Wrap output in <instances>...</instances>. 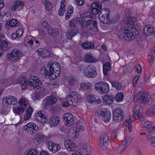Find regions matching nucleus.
<instances>
[{
    "instance_id": "nucleus-1",
    "label": "nucleus",
    "mask_w": 155,
    "mask_h": 155,
    "mask_svg": "<svg viewBox=\"0 0 155 155\" xmlns=\"http://www.w3.org/2000/svg\"><path fill=\"white\" fill-rule=\"evenodd\" d=\"M125 16L124 19V22L125 23V26L128 28L129 31H127L125 41H131L134 40L136 38V35L134 33V18L131 17L132 13L130 10L126 9L125 11Z\"/></svg>"
},
{
    "instance_id": "nucleus-2",
    "label": "nucleus",
    "mask_w": 155,
    "mask_h": 155,
    "mask_svg": "<svg viewBox=\"0 0 155 155\" xmlns=\"http://www.w3.org/2000/svg\"><path fill=\"white\" fill-rule=\"evenodd\" d=\"M134 101L139 103H143L150 105L153 103L152 99L149 94L146 92L140 91L134 97Z\"/></svg>"
},
{
    "instance_id": "nucleus-3",
    "label": "nucleus",
    "mask_w": 155,
    "mask_h": 155,
    "mask_svg": "<svg viewBox=\"0 0 155 155\" xmlns=\"http://www.w3.org/2000/svg\"><path fill=\"white\" fill-rule=\"evenodd\" d=\"M84 75L88 78H93L97 75V72L94 65L89 64L86 66L84 69Z\"/></svg>"
},
{
    "instance_id": "nucleus-4",
    "label": "nucleus",
    "mask_w": 155,
    "mask_h": 155,
    "mask_svg": "<svg viewBox=\"0 0 155 155\" xmlns=\"http://www.w3.org/2000/svg\"><path fill=\"white\" fill-rule=\"evenodd\" d=\"M92 15L90 12H86L81 15L80 21L82 27L85 28L91 24L92 21L91 19Z\"/></svg>"
},
{
    "instance_id": "nucleus-5",
    "label": "nucleus",
    "mask_w": 155,
    "mask_h": 155,
    "mask_svg": "<svg viewBox=\"0 0 155 155\" xmlns=\"http://www.w3.org/2000/svg\"><path fill=\"white\" fill-rule=\"evenodd\" d=\"M94 89L100 93L105 94L109 91L110 88L107 82L101 81L95 84Z\"/></svg>"
},
{
    "instance_id": "nucleus-6",
    "label": "nucleus",
    "mask_w": 155,
    "mask_h": 155,
    "mask_svg": "<svg viewBox=\"0 0 155 155\" xmlns=\"http://www.w3.org/2000/svg\"><path fill=\"white\" fill-rule=\"evenodd\" d=\"M22 55V54L21 50L18 49H15L11 53L7 54V57L10 62H12L15 60H19Z\"/></svg>"
},
{
    "instance_id": "nucleus-7",
    "label": "nucleus",
    "mask_w": 155,
    "mask_h": 155,
    "mask_svg": "<svg viewBox=\"0 0 155 155\" xmlns=\"http://www.w3.org/2000/svg\"><path fill=\"white\" fill-rule=\"evenodd\" d=\"M24 130L31 135H34L38 131V127L33 123H29L25 125Z\"/></svg>"
},
{
    "instance_id": "nucleus-8",
    "label": "nucleus",
    "mask_w": 155,
    "mask_h": 155,
    "mask_svg": "<svg viewBox=\"0 0 155 155\" xmlns=\"http://www.w3.org/2000/svg\"><path fill=\"white\" fill-rule=\"evenodd\" d=\"M57 98L55 96L51 95L45 97L43 101V108H47L48 106L55 104L57 101Z\"/></svg>"
},
{
    "instance_id": "nucleus-9",
    "label": "nucleus",
    "mask_w": 155,
    "mask_h": 155,
    "mask_svg": "<svg viewBox=\"0 0 155 155\" xmlns=\"http://www.w3.org/2000/svg\"><path fill=\"white\" fill-rule=\"evenodd\" d=\"M28 85L31 86H32L33 88H38L41 86V83L38 77L35 76H32L30 77L28 80Z\"/></svg>"
},
{
    "instance_id": "nucleus-10",
    "label": "nucleus",
    "mask_w": 155,
    "mask_h": 155,
    "mask_svg": "<svg viewBox=\"0 0 155 155\" xmlns=\"http://www.w3.org/2000/svg\"><path fill=\"white\" fill-rule=\"evenodd\" d=\"M108 140V136L107 133H103L100 137V144L101 149L106 150L107 149Z\"/></svg>"
},
{
    "instance_id": "nucleus-11",
    "label": "nucleus",
    "mask_w": 155,
    "mask_h": 155,
    "mask_svg": "<svg viewBox=\"0 0 155 155\" xmlns=\"http://www.w3.org/2000/svg\"><path fill=\"white\" fill-rule=\"evenodd\" d=\"M110 12L108 10L104 11L101 10L99 13V17L100 21L102 23L107 24L110 22Z\"/></svg>"
},
{
    "instance_id": "nucleus-12",
    "label": "nucleus",
    "mask_w": 155,
    "mask_h": 155,
    "mask_svg": "<svg viewBox=\"0 0 155 155\" xmlns=\"http://www.w3.org/2000/svg\"><path fill=\"white\" fill-rule=\"evenodd\" d=\"M113 120L116 122H119L122 120L124 116V112L119 108L115 109L113 112Z\"/></svg>"
},
{
    "instance_id": "nucleus-13",
    "label": "nucleus",
    "mask_w": 155,
    "mask_h": 155,
    "mask_svg": "<svg viewBox=\"0 0 155 155\" xmlns=\"http://www.w3.org/2000/svg\"><path fill=\"white\" fill-rule=\"evenodd\" d=\"M50 72H51L52 70L53 71L55 69V72L52 74V79H55L58 76L60 73L61 71V68L60 65L57 63L52 64H51L49 68Z\"/></svg>"
},
{
    "instance_id": "nucleus-14",
    "label": "nucleus",
    "mask_w": 155,
    "mask_h": 155,
    "mask_svg": "<svg viewBox=\"0 0 155 155\" xmlns=\"http://www.w3.org/2000/svg\"><path fill=\"white\" fill-rule=\"evenodd\" d=\"M100 116L103 120L106 123H108L110 120L111 113L106 108H102L100 111Z\"/></svg>"
},
{
    "instance_id": "nucleus-15",
    "label": "nucleus",
    "mask_w": 155,
    "mask_h": 155,
    "mask_svg": "<svg viewBox=\"0 0 155 155\" xmlns=\"http://www.w3.org/2000/svg\"><path fill=\"white\" fill-rule=\"evenodd\" d=\"M133 119H131V118H130V120L131 121H134V119L138 118L142 115V110L141 106L139 105H136L133 108Z\"/></svg>"
},
{
    "instance_id": "nucleus-16",
    "label": "nucleus",
    "mask_w": 155,
    "mask_h": 155,
    "mask_svg": "<svg viewBox=\"0 0 155 155\" xmlns=\"http://www.w3.org/2000/svg\"><path fill=\"white\" fill-rule=\"evenodd\" d=\"M63 117L65 121V124L66 126L69 127L74 123V117L71 113L65 114L63 115Z\"/></svg>"
},
{
    "instance_id": "nucleus-17",
    "label": "nucleus",
    "mask_w": 155,
    "mask_h": 155,
    "mask_svg": "<svg viewBox=\"0 0 155 155\" xmlns=\"http://www.w3.org/2000/svg\"><path fill=\"white\" fill-rule=\"evenodd\" d=\"M36 119L39 122L44 123L48 120L47 113L45 111H41L38 112L36 114Z\"/></svg>"
},
{
    "instance_id": "nucleus-18",
    "label": "nucleus",
    "mask_w": 155,
    "mask_h": 155,
    "mask_svg": "<svg viewBox=\"0 0 155 155\" xmlns=\"http://www.w3.org/2000/svg\"><path fill=\"white\" fill-rule=\"evenodd\" d=\"M46 146L49 150L53 153L57 152L60 149V145L57 143H54L51 141L47 143Z\"/></svg>"
},
{
    "instance_id": "nucleus-19",
    "label": "nucleus",
    "mask_w": 155,
    "mask_h": 155,
    "mask_svg": "<svg viewBox=\"0 0 155 155\" xmlns=\"http://www.w3.org/2000/svg\"><path fill=\"white\" fill-rule=\"evenodd\" d=\"M124 23V25L121 27V30L118 32L117 35L120 39L125 40V38L129 29L127 27V26H126V27H125V23Z\"/></svg>"
},
{
    "instance_id": "nucleus-20",
    "label": "nucleus",
    "mask_w": 155,
    "mask_h": 155,
    "mask_svg": "<svg viewBox=\"0 0 155 155\" xmlns=\"http://www.w3.org/2000/svg\"><path fill=\"white\" fill-rule=\"evenodd\" d=\"M102 6L100 2H94L93 3L90 7V9L91 11V13L94 15L97 13H99V11L101 9Z\"/></svg>"
},
{
    "instance_id": "nucleus-21",
    "label": "nucleus",
    "mask_w": 155,
    "mask_h": 155,
    "mask_svg": "<svg viewBox=\"0 0 155 155\" xmlns=\"http://www.w3.org/2000/svg\"><path fill=\"white\" fill-rule=\"evenodd\" d=\"M24 3L23 1L19 0L15 1L14 2V5L12 7V9L13 11H19L23 8Z\"/></svg>"
},
{
    "instance_id": "nucleus-22",
    "label": "nucleus",
    "mask_w": 155,
    "mask_h": 155,
    "mask_svg": "<svg viewBox=\"0 0 155 155\" xmlns=\"http://www.w3.org/2000/svg\"><path fill=\"white\" fill-rule=\"evenodd\" d=\"M3 101L8 104L15 105L17 102V99L14 96L9 95L4 97Z\"/></svg>"
},
{
    "instance_id": "nucleus-23",
    "label": "nucleus",
    "mask_w": 155,
    "mask_h": 155,
    "mask_svg": "<svg viewBox=\"0 0 155 155\" xmlns=\"http://www.w3.org/2000/svg\"><path fill=\"white\" fill-rule=\"evenodd\" d=\"M64 145L66 148L69 151H72L75 150V144L72 140L69 139L65 140L64 142Z\"/></svg>"
},
{
    "instance_id": "nucleus-24",
    "label": "nucleus",
    "mask_w": 155,
    "mask_h": 155,
    "mask_svg": "<svg viewBox=\"0 0 155 155\" xmlns=\"http://www.w3.org/2000/svg\"><path fill=\"white\" fill-rule=\"evenodd\" d=\"M143 32L147 36H150L154 33L153 28L150 25H147L144 27L143 29Z\"/></svg>"
},
{
    "instance_id": "nucleus-25",
    "label": "nucleus",
    "mask_w": 155,
    "mask_h": 155,
    "mask_svg": "<svg viewBox=\"0 0 155 155\" xmlns=\"http://www.w3.org/2000/svg\"><path fill=\"white\" fill-rule=\"evenodd\" d=\"M114 99L112 95L106 94L102 98L103 102L106 104H110L113 102Z\"/></svg>"
},
{
    "instance_id": "nucleus-26",
    "label": "nucleus",
    "mask_w": 155,
    "mask_h": 155,
    "mask_svg": "<svg viewBox=\"0 0 155 155\" xmlns=\"http://www.w3.org/2000/svg\"><path fill=\"white\" fill-rule=\"evenodd\" d=\"M74 101L69 94L65 98V101L63 103V106L64 107H68L70 105H74Z\"/></svg>"
},
{
    "instance_id": "nucleus-27",
    "label": "nucleus",
    "mask_w": 155,
    "mask_h": 155,
    "mask_svg": "<svg viewBox=\"0 0 155 155\" xmlns=\"http://www.w3.org/2000/svg\"><path fill=\"white\" fill-rule=\"evenodd\" d=\"M84 61L88 63L96 62V59L90 53H87L85 55L84 58Z\"/></svg>"
},
{
    "instance_id": "nucleus-28",
    "label": "nucleus",
    "mask_w": 155,
    "mask_h": 155,
    "mask_svg": "<svg viewBox=\"0 0 155 155\" xmlns=\"http://www.w3.org/2000/svg\"><path fill=\"white\" fill-rule=\"evenodd\" d=\"M81 45L83 48L86 49H92L94 47V43L91 42H85L82 43Z\"/></svg>"
},
{
    "instance_id": "nucleus-29",
    "label": "nucleus",
    "mask_w": 155,
    "mask_h": 155,
    "mask_svg": "<svg viewBox=\"0 0 155 155\" xmlns=\"http://www.w3.org/2000/svg\"><path fill=\"white\" fill-rule=\"evenodd\" d=\"M110 62H107L104 63L103 66V71L104 74L107 76V72L109 71L110 68Z\"/></svg>"
},
{
    "instance_id": "nucleus-30",
    "label": "nucleus",
    "mask_w": 155,
    "mask_h": 155,
    "mask_svg": "<svg viewBox=\"0 0 155 155\" xmlns=\"http://www.w3.org/2000/svg\"><path fill=\"white\" fill-rule=\"evenodd\" d=\"M78 30L74 29L72 30H68L66 34L67 37L68 39H71L72 37L77 34Z\"/></svg>"
},
{
    "instance_id": "nucleus-31",
    "label": "nucleus",
    "mask_w": 155,
    "mask_h": 155,
    "mask_svg": "<svg viewBox=\"0 0 155 155\" xmlns=\"http://www.w3.org/2000/svg\"><path fill=\"white\" fill-rule=\"evenodd\" d=\"M69 94L74 103H76L79 102L78 100L80 99V97L79 96L76 92H71Z\"/></svg>"
},
{
    "instance_id": "nucleus-32",
    "label": "nucleus",
    "mask_w": 155,
    "mask_h": 155,
    "mask_svg": "<svg viewBox=\"0 0 155 155\" xmlns=\"http://www.w3.org/2000/svg\"><path fill=\"white\" fill-rule=\"evenodd\" d=\"M0 44L1 45V49L3 51H7L11 47L10 44L8 43V42L5 40L2 41L1 42Z\"/></svg>"
},
{
    "instance_id": "nucleus-33",
    "label": "nucleus",
    "mask_w": 155,
    "mask_h": 155,
    "mask_svg": "<svg viewBox=\"0 0 155 155\" xmlns=\"http://www.w3.org/2000/svg\"><path fill=\"white\" fill-rule=\"evenodd\" d=\"M81 88L82 90H85L87 89H90L91 87V83H82L80 84Z\"/></svg>"
},
{
    "instance_id": "nucleus-34",
    "label": "nucleus",
    "mask_w": 155,
    "mask_h": 155,
    "mask_svg": "<svg viewBox=\"0 0 155 155\" xmlns=\"http://www.w3.org/2000/svg\"><path fill=\"white\" fill-rule=\"evenodd\" d=\"M60 121L59 118L56 116H53L50 119V124L54 126H56Z\"/></svg>"
},
{
    "instance_id": "nucleus-35",
    "label": "nucleus",
    "mask_w": 155,
    "mask_h": 155,
    "mask_svg": "<svg viewBox=\"0 0 155 155\" xmlns=\"http://www.w3.org/2000/svg\"><path fill=\"white\" fill-rule=\"evenodd\" d=\"M25 155H38V152L34 148H31L27 150L25 152Z\"/></svg>"
},
{
    "instance_id": "nucleus-36",
    "label": "nucleus",
    "mask_w": 155,
    "mask_h": 155,
    "mask_svg": "<svg viewBox=\"0 0 155 155\" xmlns=\"http://www.w3.org/2000/svg\"><path fill=\"white\" fill-rule=\"evenodd\" d=\"M48 31L49 35L51 36L53 35L54 36L59 33V32L57 30L54 29L52 28H50Z\"/></svg>"
},
{
    "instance_id": "nucleus-37",
    "label": "nucleus",
    "mask_w": 155,
    "mask_h": 155,
    "mask_svg": "<svg viewBox=\"0 0 155 155\" xmlns=\"http://www.w3.org/2000/svg\"><path fill=\"white\" fill-rule=\"evenodd\" d=\"M20 24V22L17 19H13L10 21L9 26H19Z\"/></svg>"
},
{
    "instance_id": "nucleus-38",
    "label": "nucleus",
    "mask_w": 155,
    "mask_h": 155,
    "mask_svg": "<svg viewBox=\"0 0 155 155\" xmlns=\"http://www.w3.org/2000/svg\"><path fill=\"white\" fill-rule=\"evenodd\" d=\"M25 109V107H22L19 106L15 107L14 112L16 114H21L23 112Z\"/></svg>"
},
{
    "instance_id": "nucleus-39",
    "label": "nucleus",
    "mask_w": 155,
    "mask_h": 155,
    "mask_svg": "<svg viewBox=\"0 0 155 155\" xmlns=\"http://www.w3.org/2000/svg\"><path fill=\"white\" fill-rule=\"evenodd\" d=\"M18 103L20 106L22 107H25V108L28 104V101L24 98H22L20 99L18 101Z\"/></svg>"
},
{
    "instance_id": "nucleus-40",
    "label": "nucleus",
    "mask_w": 155,
    "mask_h": 155,
    "mask_svg": "<svg viewBox=\"0 0 155 155\" xmlns=\"http://www.w3.org/2000/svg\"><path fill=\"white\" fill-rule=\"evenodd\" d=\"M45 9L47 10L50 11L53 8L52 4L49 1H46L44 3Z\"/></svg>"
},
{
    "instance_id": "nucleus-41",
    "label": "nucleus",
    "mask_w": 155,
    "mask_h": 155,
    "mask_svg": "<svg viewBox=\"0 0 155 155\" xmlns=\"http://www.w3.org/2000/svg\"><path fill=\"white\" fill-rule=\"evenodd\" d=\"M28 80L22 79L19 81V84L22 87V89H26V86H28V84L27 82Z\"/></svg>"
},
{
    "instance_id": "nucleus-42",
    "label": "nucleus",
    "mask_w": 155,
    "mask_h": 155,
    "mask_svg": "<svg viewBox=\"0 0 155 155\" xmlns=\"http://www.w3.org/2000/svg\"><path fill=\"white\" fill-rule=\"evenodd\" d=\"M124 95L122 92H119L116 95L115 100L117 102L121 101L123 99Z\"/></svg>"
},
{
    "instance_id": "nucleus-43",
    "label": "nucleus",
    "mask_w": 155,
    "mask_h": 155,
    "mask_svg": "<svg viewBox=\"0 0 155 155\" xmlns=\"http://www.w3.org/2000/svg\"><path fill=\"white\" fill-rule=\"evenodd\" d=\"M110 82L112 86L115 87L117 89L119 90L121 88V84L118 81H111Z\"/></svg>"
},
{
    "instance_id": "nucleus-44",
    "label": "nucleus",
    "mask_w": 155,
    "mask_h": 155,
    "mask_svg": "<svg viewBox=\"0 0 155 155\" xmlns=\"http://www.w3.org/2000/svg\"><path fill=\"white\" fill-rule=\"evenodd\" d=\"M68 82L70 85H73L76 84L77 81L74 77H71L68 80Z\"/></svg>"
},
{
    "instance_id": "nucleus-45",
    "label": "nucleus",
    "mask_w": 155,
    "mask_h": 155,
    "mask_svg": "<svg viewBox=\"0 0 155 155\" xmlns=\"http://www.w3.org/2000/svg\"><path fill=\"white\" fill-rule=\"evenodd\" d=\"M131 142V139L130 137H127L124 139L122 143L127 147L130 143Z\"/></svg>"
},
{
    "instance_id": "nucleus-46",
    "label": "nucleus",
    "mask_w": 155,
    "mask_h": 155,
    "mask_svg": "<svg viewBox=\"0 0 155 155\" xmlns=\"http://www.w3.org/2000/svg\"><path fill=\"white\" fill-rule=\"evenodd\" d=\"M87 99L89 102L92 104L95 102L96 101V98L93 95H88L87 97Z\"/></svg>"
},
{
    "instance_id": "nucleus-47",
    "label": "nucleus",
    "mask_w": 155,
    "mask_h": 155,
    "mask_svg": "<svg viewBox=\"0 0 155 155\" xmlns=\"http://www.w3.org/2000/svg\"><path fill=\"white\" fill-rule=\"evenodd\" d=\"M149 111L150 115L153 116L155 114V104L150 107Z\"/></svg>"
},
{
    "instance_id": "nucleus-48",
    "label": "nucleus",
    "mask_w": 155,
    "mask_h": 155,
    "mask_svg": "<svg viewBox=\"0 0 155 155\" xmlns=\"http://www.w3.org/2000/svg\"><path fill=\"white\" fill-rule=\"evenodd\" d=\"M127 147L122 143L119 147L117 148V151L119 153L123 152L125 150Z\"/></svg>"
},
{
    "instance_id": "nucleus-49",
    "label": "nucleus",
    "mask_w": 155,
    "mask_h": 155,
    "mask_svg": "<svg viewBox=\"0 0 155 155\" xmlns=\"http://www.w3.org/2000/svg\"><path fill=\"white\" fill-rule=\"evenodd\" d=\"M41 73L42 74H44L45 76H50V73L45 68L41 69Z\"/></svg>"
},
{
    "instance_id": "nucleus-50",
    "label": "nucleus",
    "mask_w": 155,
    "mask_h": 155,
    "mask_svg": "<svg viewBox=\"0 0 155 155\" xmlns=\"http://www.w3.org/2000/svg\"><path fill=\"white\" fill-rule=\"evenodd\" d=\"M143 125L144 127H145L147 129H149L151 127V122L148 121H146L143 123Z\"/></svg>"
},
{
    "instance_id": "nucleus-51",
    "label": "nucleus",
    "mask_w": 155,
    "mask_h": 155,
    "mask_svg": "<svg viewBox=\"0 0 155 155\" xmlns=\"http://www.w3.org/2000/svg\"><path fill=\"white\" fill-rule=\"evenodd\" d=\"M40 97V93L37 92H36L33 94L32 98L33 100H36L39 99Z\"/></svg>"
},
{
    "instance_id": "nucleus-52",
    "label": "nucleus",
    "mask_w": 155,
    "mask_h": 155,
    "mask_svg": "<svg viewBox=\"0 0 155 155\" xmlns=\"http://www.w3.org/2000/svg\"><path fill=\"white\" fill-rule=\"evenodd\" d=\"M23 29L22 28H19L16 31V34L18 35V38L21 37L23 34Z\"/></svg>"
},
{
    "instance_id": "nucleus-53",
    "label": "nucleus",
    "mask_w": 155,
    "mask_h": 155,
    "mask_svg": "<svg viewBox=\"0 0 155 155\" xmlns=\"http://www.w3.org/2000/svg\"><path fill=\"white\" fill-rule=\"evenodd\" d=\"M77 20L75 19H73L71 20L69 23V25L71 27H74L76 25Z\"/></svg>"
},
{
    "instance_id": "nucleus-54",
    "label": "nucleus",
    "mask_w": 155,
    "mask_h": 155,
    "mask_svg": "<svg viewBox=\"0 0 155 155\" xmlns=\"http://www.w3.org/2000/svg\"><path fill=\"white\" fill-rule=\"evenodd\" d=\"M140 78L139 75H137L135 76L133 80V85L134 87L136 86L138 80Z\"/></svg>"
},
{
    "instance_id": "nucleus-55",
    "label": "nucleus",
    "mask_w": 155,
    "mask_h": 155,
    "mask_svg": "<svg viewBox=\"0 0 155 155\" xmlns=\"http://www.w3.org/2000/svg\"><path fill=\"white\" fill-rule=\"evenodd\" d=\"M36 139H39L40 140L43 138L44 137V135L41 133H38L37 134L35 137Z\"/></svg>"
},
{
    "instance_id": "nucleus-56",
    "label": "nucleus",
    "mask_w": 155,
    "mask_h": 155,
    "mask_svg": "<svg viewBox=\"0 0 155 155\" xmlns=\"http://www.w3.org/2000/svg\"><path fill=\"white\" fill-rule=\"evenodd\" d=\"M45 32L43 30H41V31H39L38 37L40 38H43L45 37Z\"/></svg>"
},
{
    "instance_id": "nucleus-57",
    "label": "nucleus",
    "mask_w": 155,
    "mask_h": 155,
    "mask_svg": "<svg viewBox=\"0 0 155 155\" xmlns=\"http://www.w3.org/2000/svg\"><path fill=\"white\" fill-rule=\"evenodd\" d=\"M119 20V15H117L116 17L113 18L112 20V21L114 24H117V23Z\"/></svg>"
},
{
    "instance_id": "nucleus-58",
    "label": "nucleus",
    "mask_w": 155,
    "mask_h": 155,
    "mask_svg": "<svg viewBox=\"0 0 155 155\" xmlns=\"http://www.w3.org/2000/svg\"><path fill=\"white\" fill-rule=\"evenodd\" d=\"M49 25L48 21L45 20H43L42 22V26L43 28H48Z\"/></svg>"
},
{
    "instance_id": "nucleus-59",
    "label": "nucleus",
    "mask_w": 155,
    "mask_h": 155,
    "mask_svg": "<svg viewBox=\"0 0 155 155\" xmlns=\"http://www.w3.org/2000/svg\"><path fill=\"white\" fill-rule=\"evenodd\" d=\"M148 58L150 63V64L152 63L153 61L154 57L151 55H149L148 56Z\"/></svg>"
},
{
    "instance_id": "nucleus-60",
    "label": "nucleus",
    "mask_w": 155,
    "mask_h": 155,
    "mask_svg": "<svg viewBox=\"0 0 155 155\" xmlns=\"http://www.w3.org/2000/svg\"><path fill=\"white\" fill-rule=\"evenodd\" d=\"M33 111V110L30 107H28V108L26 110V114H28V115L30 116H31V113Z\"/></svg>"
},
{
    "instance_id": "nucleus-61",
    "label": "nucleus",
    "mask_w": 155,
    "mask_h": 155,
    "mask_svg": "<svg viewBox=\"0 0 155 155\" xmlns=\"http://www.w3.org/2000/svg\"><path fill=\"white\" fill-rule=\"evenodd\" d=\"M136 70L138 74H140L141 72L142 68L139 65H137L136 66Z\"/></svg>"
},
{
    "instance_id": "nucleus-62",
    "label": "nucleus",
    "mask_w": 155,
    "mask_h": 155,
    "mask_svg": "<svg viewBox=\"0 0 155 155\" xmlns=\"http://www.w3.org/2000/svg\"><path fill=\"white\" fill-rule=\"evenodd\" d=\"M77 4L78 5H84V0H76Z\"/></svg>"
},
{
    "instance_id": "nucleus-63",
    "label": "nucleus",
    "mask_w": 155,
    "mask_h": 155,
    "mask_svg": "<svg viewBox=\"0 0 155 155\" xmlns=\"http://www.w3.org/2000/svg\"><path fill=\"white\" fill-rule=\"evenodd\" d=\"M123 124L127 125L128 127V128L131 127H132L131 124L129 122L128 120H126L123 123Z\"/></svg>"
},
{
    "instance_id": "nucleus-64",
    "label": "nucleus",
    "mask_w": 155,
    "mask_h": 155,
    "mask_svg": "<svg viewBox=\"0 0 155 155\" xmlns=\"http://www.w3.org/2000/svg\"><path fill=\"white\" fill-rule=\"evenodd\" d=\"M37 51L38 52L39 55H40L42 56V55L43 54L44 50L41 48H39L37 50Z\"/></svg>"
}]
</instances>
